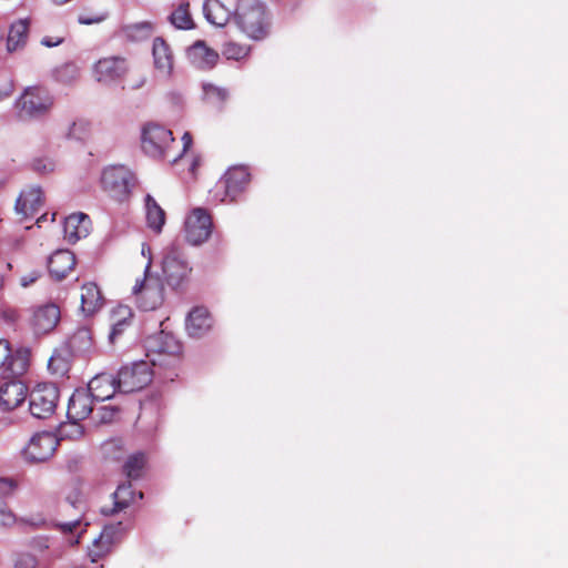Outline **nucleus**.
I'll list each match as a JSON object with an SVG mask.
<instances>
[{
    "label": "nucleus",
    "mask_w": 568,
    "mask_h": 568,
    "mask_svg": "<svg viewBox=\"0 0 568 568\" xmlns=\"http://www.w3.org/2000/svg\"><path fill=\"white\" fill-rule=\"evenodd\" d=\"M192 271L193 268L180 245L172 243L163 251L162 274L172 290H183L191 280Z\"/></svg>",
    "instance_id": "nucleus-1"
},
{
    "label": "nucleus",
    "mask_w": 568,
    "mask_h": 568,
    "mask_svg": "<svg viewBox=\"0 0 568 568\" xmlns=\"http://www.w3.org/2000/svg\"><path fill=\"white\" fill-rule=\"evenodd\" d=\"M235 18L239 27L250 38L260 40L267 34L268 21L266 9L258 0H241Z\"/></svg>",
    "instance_id": "nucleus-2"
},
{
    "label": "nucleus",
    "mask_w": 568,
    "mask_h": 568,
    "mask_svg": "<svg viewBox=\"0 0 568 568\" xmlns=\"http://www.w3.org/2000/svg\"><path fill=\"white\" fill-rule=\"evenodd\" d=\"M151 258L144 270V277L133 286V295L139 308L154 311L164 302V286L158 275L151 274Z\"/></svg>",
    "instance_id": "nucleus-3"
},
{
    "label": "nucleus",
    "mask_w": 568,
    "mask_h": 568,
    "mask_svg": "<svg viewBox=\"0 0 568 568\" xmlns=\"http://www.w3.org/2000/svg\"><path fill=\"white\" fill-rule=\"evenodd\" d=\"M53 99L41 87L27 88L16 102L18 116L21 120L38 119L49 113Z\"/></svg>",
    "instance_id": "nucleus-4"
},
{
    "label": "nucleus",
    "mask_w": 568,
    "mask_h": 568,
    "mask_svg": "<svg viewBox=\"0 0 568 568\" xmlns=\"http://www.w3.org/2000/svg\"><path fill=\"white\" fill-rule=\"evenodd\" d=\"M101 183L110 197L118 202H124L134 186V176L128 168L113 165L103 171Z\"/></svg>",
    "instance_id": "nucleus-5"
},
{
    "label": "nucleus",
    "mask_w": 568,
    "mask_h": 568,
    "mask_svg": "<svg viewBox=\"0 0 568 568\" xmlns=\"http://www.w3.org/2000/svg\"><path fill=\"white\" fill-rule=\"evenodd\" d=\"M59 400V389L53 384H39L29 395V409L33 417L45 419L50 417Z\"/></svg>",
    "instance_id": "nucleus-6"
},
{
    "label": "nucleus",
    "mask_w": 568,
    "mask_h": 568,
    "mask_svg": "<svg viewBox=\"0 0 568 568\" xmlns=\"http://www.w3.org/2000/svg\"><path fill=\"white\" fill-rule=\"evenodd\" d=\"M152 371L148 362H136L122 367L118 373L119 392L123 394L143 389L152 382Z\"/></svg>",
    "instance_id": "nucleus-7"
},
{
    "label": "nucleus",
    "mask_w": 568,
    "mask_h": 568,
    "mask_svg": "<svg viewBox=\"0 0 568 568\" xmlns=\"http://www.w3.org/2000/svg\"><path fill=\"white\" fill-rule=\"evenodd\" d=\"M28 326L36 336L48 335L54 331L61 318L57 304L45 303L29 308Z\"/></svg>",
    "instance_id": "nucleus-8"
},
{
    "label": "nucleus",
    "mask_w": 568,
    "mask_h": 568,
    "mask_svg": "<svg viewBox=\"0 0 568 568\" xmlns=\"http://www.w3.org/2000/svg\"><path fill=\"white\" fill-rule=\"evenodd\" d=\"M173 143L172 132L159 124H150L143 130L142 148L153 158H169V151Z\"/></svg>",
    "instance_id": "nucleus-9"
},
{
    "label": "nucleus",
    "mask_w": 568,
    "mask_h": 568,
    "mask_svg": "<svg viewBox=\"0 0 568 568\" xmlns=\"http://www.w3.org/2000/svg\"><path fill=\"white\" fill-rule=\"evenodd\" d=\"M212 217L202 209H194L185 220V237L192 245H200L209 240L212 233Z\"/></svg>",
    "instance_id": "nucleus-10"
},
{
    "label": "nucleus",
    "mask_w": 568,
    "mask_h": 568,
    "mask_svg": "<svg viewBox=\"0 0 568 568\" xmlns=\"http://www.w3.org/2000/svg\"><path fill=\"white\" fill-rule=\"evenodd\" d=\"M146 356L155 365L162 355L178 356L181 353V344L171 334L161 331L145 338Z\"/></svg>",
    "instance_id": "nucleus-11"
},
{
    "label": "nucleus",
    "mask_w": 568,
    "mask_h": 568,
    "mask_svg": "<svg viewBox=\"0 0 568 568\" xmlns=\"http://www.w3.org/2000/svg\"><path fill=\"white\" fill-rule=\"evenodd\" d=\"M251 182L248 169L244 165H235L230 168L222 176L220 183L224 187L225 199L231 202L237 201L246 191Z\"/></svg>",
    "instance_id": "nucleus-12"
},
{
    "label": "nucleus",
    "mask_w": 568,
    "mask_h": 568,
    "mask_svg": "<svg viewBox=\"0 0 568 568\" xmlns=\"http://www.w3.org/2000/svg\"><path fill=\"white\" fill-rule=\"evenodd\" d=\"M58 447V439L51 433L36 434L24 448L26 459L32 463H43L50 459Z\"/></svg>",
    "instance_id": "nucleus-13"
},
{
    "label": "nucleus",
    "mask_w": 568,
    "mask_h": 568,
    "mask_svg": "<svg viewBox=\"0 0 568 568\" xmlns=\"http://www.w3.org/2000/svg\"><path fill=\"white\" fill-rule=\"evenodd\" d=\"M113 505L111 507L101 508V514L104 516H113L129 508L135 499H143L144 495L142 491L135 493L132 489L131 481L122 483L118 486L115 491L112 494Z\"/></svg>",
    "instance_id": "nucleus-14"
},
{
    "label": "nucleus",
    "mask_w": 568,
    "mask_h": 568,
    "mask_svg": "<svg viewBox=\"0 0 568 568\" xmlns=\"http://www.w3.org/2000/svg\"><path fill=\"white\" fill-rule=\"evenodd\" d=\"M93 396L88 389H77L71 395L67 416L72 423L81 422L90 416L93 410Z\"/></svg>",
    "instance_id": "nucleus-15"
},
{
    "label": "nucleus",
    "mask_w": 568,
    "mask_h": 568,
    "mask_svg": "<svg viewBox=\"0 0 568 568\" xmlns=\"http://www.w3.org/2000/svg\"><path fill=\"white\" fill-rule=\"evenodd\" d=\"M27 386L18 379L4 382L0 386V406L3 410H12L20 406L27 397Z\"/></svg>",
    "instance_id": "nucleus-16"
},
{
    "label": "nucleus",
    "mask_w": 568,
    "mask_h": 568,
    "mask_svg": "<svg viewBox=\"0 0 568 568\" xmlns=\"http://www.w3.org/2000/svg\"><path fill=\"white\" fill-rule=\"evenodd\" d=\"M87 389L97 402L110 399L119 392L118 378L108 373L98 374L89 382Z\"/></svg>",
    "instance_id": "nucleus-17"
},
{
    "label": "nucleus",
    "mask_w": 568,
    "mask_h": 568,
    "mask_svg": "<svg viewBox=\"0 0 568 568\" xmlns=\"http://www.w3.org/2000/svg\"><path fill=\"white\" fill-rule=\"evenodd\" d=\"M122 524L109 525L103 528L100 536L94 539L92 547L89 549L91 561L95 562L111 551L115 540V535L121 531Z\"/></svg>",
    "instance_id": "nucleus-18"
},
{
    "label": "nucleus",
    "mask_w": 568,
    "mask_h": 568,
    "mask_svg": "<svg viewBox=\"0 0 568 568\" xmlns=\"http://www.w3.org/2000/svg\"><path fill=\"white\" fill-rule=\"evenodd\" d=\"M75 266V256L68 250L55 251L48 260V270L57 281L63 280Z\"/></svg>",
    "instance_id": "nucleus-19"
},
{
    "label": "nucleus",
    "mask_w": 568,
    "mask_h": 568,
    "mask_svg": "<svg viewBox=\"0 0 568 568\" xmlns=\"http://www.w3.org/2000/svg\"><path fill=\"white\" fill-rule=\"evenodd\" d=\"M90 219L84 213H73L65 217L63 224L64 239L74 244L89 234Z\"/></svg>",
    "instance_id": "nucleus-20"
},
{
    "label": "nucleus",
    "mask_w": 568,
    "mask_h": 568,
    "mask_svg": "<svg viewBox=\"0 0 568 568\" xmlns=\"http://www.w3.org/2000/svg\"><path fill=\"white\" fill-rule=\"evenodd\" d=\"M187 57L191 62L199 69H212L219 61V53L209 48L204 41H196L187 50Z\"/></svg>",
    "instance_id": "nucleus-21"
},
{
    "label": "nucleus",
    "mask_w": 568,
    "mask_h": 568,
    "mask_svg": "<svg viewBox=\"0 0 568 568\" xmlns=\"http://www.w3.org/2000/svg\"><path fill=\"white\" fill-rule=\"evenodd\" d=\"M43 206V194L39 187L22 192L16 202V211L23 219L32 217Z\"/></svg>",
    "instance_id": "nucleus-22"
},
{
    "label": "nucleus",
    "mask_w": 568,
    "mask_h": 568,
    "mask_svg": "<svg viewBox=\"0 0 568 568\" xmlns=\"http://www.w3.org/2000/svg\"><path fill=\"white\" fill-rule=\"evenodd\" d=\"M213 325V320L205 307H194L187 316L186 328L189 334L201 337L207 333Z\"/></svg>",
    "instance_id": "nucleus-23"
},
{
    "label": "nucleus",
    "mask_w": 568,
    "mask_h": 568,
    "mask_svg": "<svg viewBox=\"0 0 568 568\" xmlns=\"http://www.w3.org/2000/svg\"><path fill=\"white\" fill-rule=\"evenodd\" d=\"M152 54L156 70L164 75H170L173 70V54L163 38L154 39Z\"/></svg>",
    "instance_id": "nucleus-24"
},
{
    "label": "nucleus",
    "mask_w": 568,
    "mask_h": 568,
    "mask_svg": "<svg viewBox=\"0 0 568 568\" xmlns=\"http://www.w3.org/2000/svg\"><path fill=\"white\" fill-rule=\"evenodd\" d=\"M103 305L100 288L94 283H87L81 287V310L85 315H92Z\"/></svg>",
    "instance_id": "nucleus-25"
},
{
    "label": "nucleus",
    "mask_w": 568,
    "mask_h": 568,
    "mask_svg": "<svg viewBox=\"0 0 568 568\" xmlns=\"http://www.w3.org/2000/svg\"><path fill=\"white\" fill-rule=\"evenodd\" d=\"M29 33V20L20 19L13 22L10 27L8 39H7V48L8 51L12 52L20 48H22L28 40Z\"/></svg>",
    "instance_id": "nucleus-26"
},
{
    "label": "nucleus",
    "mask_w": 568,
    "mask_h": 568,
    "mask_svg": "<svg viewBox=\"0 0 568 568\" xmlns=\"http://www.w3.org/2000/svg\"><path fill=\"white\" fill-rule=\"evenodd\" d=\"M124 71V60L119 58H106L99 60L95 64V72L99 81L120 77Z\"/></svg>",
    "instance_id": "nucleus-27"
},
{
    "label": "nucleus",
    "mask_w": 568,
    "mask_h": 568,
    "mask_svg": "<svg viewBox=\"0 0 568 568\" xmlns=\"http://www.w3.org/2000/svg\"><path fill=\"white\" fill-rule=\"evenodd\" d=\"M145 207L148 226L160 233L165 223V212L150 194L145 196Z\"/></svg>",
    "instance_id": "nucleus-28"
},
{
    "label": "nucleus",
    "mask_w": 568,
    "mask_h": 568,
    "mask_svg": "<svg viewBox=\"0 0 568 568\" xmlns=\"http://www.w3.org/2000/svg\"><path fill=\"white\" fill-rule=\"evenodd\" d=\"M69 348L74 354H84L92 346L91 331L87 327L78 328L68 341Z\"/></svg>",
    "instance_id": "nucleus-29"
},
{
    "label": "nucleus",
    "mask_w": 568,
    "mask_h": 568,
    "mask_svg": "<svg viewBox=\"0 0 568 568\" xmlns=\"http://www.w3.org/2000/svg\"><path fill=\"white\" fill-rule=\"evenodd\" d=\"M64 508H73L77 510V515L74 516V518L70 521H65V523H59L58 524V527L63 531V532H73V530L80 526L81 524V519H82V511H83V503L80 498V495L78 493L74 494V497H71L69 496L67 498V501H65V505H64Z\"/></svg>",
    "instance_id": "nucleus-30"
},
{
    "label": "nucleus",
    "mask_w": 568,
    "mask_h": 568,
    "mask_svg": "<svg viewBox=\"0 0 568 568\" xmlns=\"http://www.w3.org/2000/svg\"><path fill=\"white\" fill-rule=\"evenodd\" d=\"M146 464V457L143 453L138 452L128 457L123 465V473L129 479H139Z\"/></svg>",
    "instance_id": "nucleus-31"
},
{
    "label": "nucleus",
    "mask_w": 568,
    "mask_h": 568,
    "mask_svg": "<svg viewBox=\"0 0 568 568\" xmlns=\"http://www.w3.org/2000/svg\"><path fill=\"white\" fill-rule=\"evenodd\" d=\"M170 22L182 30L194 28V22L189 11V3H181L169 17Z\"/></svg>",
    "instance_id": "nucleus-32"
},
{
    "label": "nucleus",
    "mask_w": 568,
    "mask_h": 568,
    "mask_svg": "<svg viewBox=\"0 0 568 568\" xmlns=\"http://www.w3.org/2000/svg\"><path fill=\"white\" fill-rule=\"evenodd\" d=\"M204 99L207 103L221 108L229 99V91L225 88H220L214 84H204Z\"/></svg>",
    "instance_id": "nucleus-33"
},
{
    "label": "nucleus",
    "mask_w": 568,
    "mask_h": 568,
    "mask_svg": "<svg viewBox=\"0 0 568 568\" xmlns=\"http://www.w3.org/2000/svg\"><path fill=\"white\" fill-rule=\"evenodd\" d=\"M152 31L153 26L148 21L130 24L124 28L126 37L133 41H140L149 38Z\"/></svg>",
    "instance_id": "nucleus-34"
},
{
    "label": "nucleus",
    "mask_w": 568,
    "mask_h": 568,
    "mask_svg": "<svg viewBox=\"0 0 568 568\" xmlns=\"http://www.w3.org/2000/svg\"><path fill=\"white\" fill-rule=\"evenodd\" d=\"M48 367L55 376L63 377L70 369V363L67 356L55 351L49 359Z\"/></svg>",
    "instance_id": "nucleus-35"
},
{
    "label": "nucleus",
    "mask_w": 568,
    "mask_h": 568,
    "mask_svg": "<svg viewBox=\"0 0 568 568\" xmlns=\"http://www.w3.org/2000/svg\"><path fill=\"white\" fill-rule=\"evenodd\" d=\"M222 54L230 60H240L247 54V49L246 47L235 42H226L223 45Z\"/></svg>",
    "instance_id": "nucleus-36"
},
{
    "label": "nucleus",
    "mask_w": 568,
    "mask_h": 568,
    "mask_svg": "<svg viewBox=\"0 0 568 568\" xmlns=\"http://www.w3.org/2000/svg\"><path fill=\"white\" fill-rule=\"evenodd\" d=\"M88 134L89 123L83 120L73 122L68 132V136L75 140H84Z\"/></svg>",
    "instance_id": "nucleus-37"
},
{
    "label": "nucleus",
    "mask_w": 568,
    "mask_h": 568,
    "mask_svg": "<svg viewBox=\"0 0 568 568\" xmlns=\"http://www.w3.org/2000/svg\"><path fill=\"white\" fill-rule=\"evenodd\" d=\"M55 163L49 158H39L33 160L32 169L39 174H49L54 171Z\"/></svg>",
    "instance_id": "nucleus-38"
},
{
    "label": "nucleus",
    "mask_w": 568,
    "mask_h": 568,
    "mask_svg": "<svg viewBox=\"0 0 568 568\" xmlns=\"http://www.w3.org/2000/svg\"><path fill=\"white\" fill-rule=\"evenodd\" d=\"M131 322L129 318H122L120 321H116L112 325V329L109 334V341L111 344H114L116 339L126 331V328L130 326Z\"/></svg>",
    "instance_id": "nucleus-39"
},
{
    "label": "nucleus",
    "mask_w": 568,
    "mask_h": 568,
    "mask_svg": "<svg viewBox=\"0 0 568 568\" xmlns=\"http://www.w3.org/2000/svg\"><path fill=\"white\" fill-rule=\"evenodd\" d=\"M11 357V349L9 344L4 341H0V368L10 371L13 373L12 363L9 362Z\"/></svg>",
    "instance_id": "nucleus-40"
},
{
    "label": "nucleus",
    "mask_w": 568,
    "mask_h": 568,
    "mask_svg": "<svg viewBox=\"0 0 568 568\" xmlns=\"http://www.w3.org/2000/svg\"><path fill=\"white\" fill-rule=\"evenodd\" d=\"M16 518L12 511L3 501H0V527H8L14 523Z\"/></svg>",
    "instance_id": "nucleus-41"
},
{
    "label": "nucleus",
    "mask_w": 568,
    "mask_h": 568,
    "mask_svg": "<svg viewBox=\"0 0 568 568\" xmlns=\"http://www.w3.org/2000/svg\"><path fill=\"white\" fill-rule=\"evenodd\" d=\"M100 420L102 423H109L113 419L114 415L118 413V409L114 407L103 406L100 408Z\"/></svg>",
    "instance_id": "nucleus-42"
},
{
    "label": "nucleus",
    "mask_w": 568,
    "mask_h": 568,
    "mask_svg": "<svg viewBox=\"0 0 568 568\" xmlns=\"http://www.w3.org/2000/svg\"><path fill=\"white\" fill-rule=\"evenodd\" d=\"M14 489V485L11 480L6 478H0V495L8 496Z\"/></svg>",
    "instance_id": "nucleus-43"
},
{
    "label": "nucleus",
    "mask_w": 568,
    "mask_h": 568,
    "mask_svg": "<svg viewBox=\"0 0 568 568\" xmlns=\"http://www.w3.org/2000/svg\"><path fill=\"white\" fill-rule=\"evenodd\" d=\"M39 277H40V272L32 271L29 274L21 277V285L23 287H28L29 285L33 284Z\"/></svg>",
    "instance_id": "nucleus-44"
},
{
    "label": "nucleus",
    "mask_w": 568,
    "mask_h": 568,
    "mask_svg": "<svg viewBox=\"0 0 568 568\" xmlns=\"http://www.w3.org/2000/svg\"><path fill=\"white\" fill-rule=\"evenodd\" d=\"M204 12H205V17L207 19V21H210L211 23L215 24V26H223L224 22L222 20H219L216 18V14H213L212 12V9L209 4H206L204 7Z\"/></svg>",
    "instance_id": "nucleus-45"
},
{
    "label": "nucleus",
    "mask_w": 568,
    "mask_h": 568,
    "mask_svg": "<svg viewBox=\"0 0 568 568\" xmlns=\"http://www.w3.org/2000/svg\"><path fill=\"white\" fill-rule=\"evenodd\" d=\"M115 448H121V442L120 440H110V442H106L103 445V449L108 454L112 453Z\"/></svg>",
    "instance_id": "nucleus-46"
},
{
    "label": "nucleus",
    "mask_w": 568,
    "mask_h": 568,
    "mask_svg": "<svg viewBox=\"0 0 568 568\" xmlns=\"http://www.w3.org/2000/svg\"><path fill=\"white\" fill-rule=\"evenodd\" d=\"M183 141V152H185L192 145V135L189 132H185L182 136Z\"/></svg>",
    "instance_id": "nucleus-47"
},
{
    "label": "nucleus",
    "mask_w": 568,
    "mask_h": 568,
    "mask_svg": "<svg viewBox=\"0 0 568 568\" xmlns=\"http://www.w3.org/2000/svg\"><path fill=\"white\" fill-rule=\"evenodd\" d=\"M61 42H62V39H58L57 41H52L50 38H47V37L43 38L42 41H41V43L43 45L49 47V48L55 47V45L60 44Z\"/></svg>",
    "instance_id": "nucleus-48"
},
{
    "label": "nucleus",
    "mask_w": 568,
    "mask_h": 568,
    "mask_svg": "<svg viewBox=\"0 0 568 568\" xmlns=\"http://www.w3.org/2000/svg\"><path fill=\"white\" fill-rule=\"evenodd\" d=\"M100 21H101V18L88 19L84 17H79V22L82 24H92V23L100 22Z\"/></svg>",
    "instance_id": "nucleus-49"
},
{
    "label": "nucleus",
    "mask_w": 568,
    "mask_h": 568,
    "mask_svg": "<svg viewBox=\"0 0 568 568\" xmlns=\"http://www.w3.org/2000/svg\"><path fill=\"white\" fill-rule=\"evenodd\" d=\"M55 4H64L67 3L69 0H52Z\"/></svg>",
    "instance_id": "nucleus-50"
},
{
    "label": "nucleus",
    "mask_w": 568,
    "mask_h": 568,
    "mask_svg": "<svg viewBox=\"0 0 568 568\" xmlns=\"http://www.w3.org/2000/svg\"><path fill=\"white\" fill-rule=\"evenodd\" d=\"M45 214H42L40 217L37 219V223L40 224L45 219Z\"/></svg>",
    "instance_id": "nucleus-51"
},
{
    "label": "nucleus",
    "mask_w": 568,
    "mask_h": 568,
    "mask_svg": "<svg viewBox=\"0 0 568 568\" xmlns=\"http://www.w3.org/2000/svg\"><path fill=\"white\" fill-rule=\"evenodd\" d=\"M146 251L150 253V251H151V250H150V247H149V246L143 245V247H142V254H146Z\"/></svg>",
    "instance_id": "nucleus-52"
},
{
    "label": "nucleus",
    "mask_w": 568,
    "mask_h": 568,
    "mask_svg": "<svg viewBox=\"0 0 568 568\" xmlns=\"http://www.w3.org/2000/svg\"><path fill=\"white\" fill-rule=\"evenodd\" d=\"M3 97H4V95L0 92V100H2V99H3Z\"/></svg>",
    "instance_id": "nucleus-53"
}]
</instances>
